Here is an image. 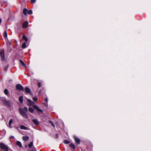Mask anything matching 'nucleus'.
Wrapping results in <instances>:
<instances>
[{"mask_svg": "<svg viewBox=\"0 0 151 151\" xmlns=\"http://www.w3.org/2000/svg\"><path fill=\"white\" fill-rule=\"evenodd\" d=\"M36 0H31V2L32 3H34L36 2Z\"/></svg>", "mask_w": 151, "mask_h": 151, "instance_id": "nucleus-34", "label": "nucleus"}, {"mask_svg": "<svg viewBox=\"0 0 151 151\" xmlns=\"http://www.w3.org/2000/svg\"><path fill=\"white\" fill-rule=\"evenodd\" d=\"M49 122L51 124V125L52 126H53L54 128L55 127V126L54 124L53 123V122L51 121H49Z\"/></svg>", "mask_w": 151, "mask_h": 151, "instance_id": "nucleus-30", "label": "nucleus"}, {"mask_svg": "<svg viewBox=\"0 0 151 151\" xmlns=\"http://www.w3.org/2000/svg\"><path fill=\"white\" fill-rule=\"evenodd\" d=\"M0 100L4 102L6 100V98L4 97H0Z\"/></svg>", "mask_w": 151, "mask_h": 151, "instance_id": "nucleus-25", "label": "nucleus"}, {"mask_svg": "<svg viewBox=\"0 0 151 151\" xmlns=\"http://www.w3.org/2000/svg\"><path fill=\"white\" fill-rule=\"evenodd\" d=\"M32 121L34 124L35 125H37L39 124V122L36 119H33Z\"/></svg>", "mask_w": 151, "mask_h": 151, "instance_id": "nucleus-7", "label": "nucleus"}, {"mask_svg": "<svg viewBox=\"0 0 151 151\" xmlns=\"http://www.w3.org/2000/svg\"><path fill=\"white\" fill-rule=\"evenodd\" d=\"M30 151H37V150L35 147H33Z\"/></svg>", "mask_w": 151, "mask_h": 151, "instance_id": "nucleus-32", "label": "nucleus"}, {"mask_svg": "<svg viewBox=\"0 0 151 151\" xmlns=\"http://www.w3.org/2000/svg\"><path fill=\"white\" fill-rule=\"evenodd\" d=\"M27 147V145L26 146V147Z\"/></svg>", "mask_w": 151, "mask_h": 151, "instance_id": "nucleus-39", "label": "nucleus"}, {"mask_svg": "<svg viewBox=\"0 0 151 151\" xmlns=\"http://www.w3.org/2000/svg\"><path fill=\"white\" fill-rule=\"evenodd\" d=\"M16 89L19 91H24V89L23 87L20 84H17L16 85Z\"/></svg>", "mask_w": 151, "mask_h": 151, "instance_id": "nucleus-4", "label": "nucleus"}, {"mask_svg": "<svg viewBox=\"0 0 151 151\" xmlns=\"http://www.w3.org/2000/svg\"><path fill=\"white\" fill-rule=\"evenodd\" d=\"M0 147L4 151H9L8 146L2 142L0 143Z\"/></svg>", "mask_w": 151, "mask_h": 151, "instance_id": "nucleus-2", "label": "nucleus"}, {"mask_svg": "<svg viewBox=\"0 0 151 151\" xmlns=\"http://www.w3.org/2000/svg\"><path fill=\"white\" fill-rule=\"evenodd\" d=\"M64 143L66 144H68L70 143V142L67 140L65 139L64 141Z\"/></svg>", "mask_w": 151, "mask_h": 151, "instance_id": "nucleus-29", "label": "nucleus"}, {"mask_svg": "<svg viewBox=\"0 0 151 151\" xmlns=\"http://www.w3.org/2000/svg\"><path fill=\"white\" fill-rule=\"evenodd\" d=\"M37 84L38 85V87L40 88L41 86V83L40 82H38L37 83Z\"/></svg>", "mask_w": 151, "mask_h": 151, "instance_id": "nucleus-33", "label": "nucleus"}, {"mask_svg": "<svg viewBox=\"0 0 151 151\" xmlns=\"http://www.w3.org/2000/svg\"><path fill=\"white\" fill-rule=\"evenodd\" d=\"M9 91L8 90L6 89H5L4 90V93L6 95H7L8 94Z\"/></svg>", "mask_w": 151, "mask_h": 151, "instance_id": "nucleus-24", "label": "nucleus"}, {"mask_svg": "<svg viewBox=\"0 0 151 151\" xmlns=\"http://www.w3.org/2000/svg\"><path fill=\"white\" fill-rule=\"evenodd\" d=\"M28 110L30 112L32 113H33L34 111V109L31 107H29L28 108Z\"/></svg>", "mask_w": 151, "mask_h": 151, "instance_id": "nucleus-20", "label": "nucleus"}, {"mask_svg": "<svg viewBox=\"0 0 151 151\" xmlns=\"http://www.w3.org/2000/svg\"><path fill=\"white\" fill-rule=\"evenodd\" d=\"M0 55L1 58V60L2 61H4L5 60L4 50V49L0 50Z\"/></svg>", "mask_w": 151, "mask_h": 151, "instance_id": "nucleus-3", "label": "nucleus"}, {"mask_svg": "<svg viewBox=\"0 0 151 151\" xmlns=\"http://www.w3.org/2000/svg\"><path fill=\"white\" fill-rule=\"evenodd\" d=\"M7 34L6 31H5L4 32V36L5 38H6L7 37Z\"/></svg>", "mask_w": 151, "mask_h": 151, "instance_id": "nucleus-26", "label": "nucleus"}, {"mask_svg": "<svg viewBox=\"0 0 151 151\" xmlns=\"http://www.w3.org/2000/svg\"><path fill=\"white\" fill-rule=\"evenodd\" d=\"M29 139L28 136H24L23 137V139L25 141H27Z\"/></svg>", "mask_w": 151, "mask_h": 151, "instance_id": "nucleus-14", "label": "nucleus"}, {"mask_svg": "<svg viewBox=\"0 0 151 151\" xmlns=\"http://www.w3.org/2000/svg\"><path fill=\"white\" fill-rule=\"evenodd\" d=\"M14 138V137L13 136H11L10 137V139H12V138Z\"/></svg>", "mask_w": 151, "mask_h": 151, "instance_id": "nucleus-36", "label": "nucleus"}, {"mask_svg": "<svg viewBox=\"0 0 151 151\" xmlns=\"http://www.w3.org/2000/svg\"><path fill=\"white\" fill-rule=\"evenodd\" d=\"M22 47L23 48H25L26 47V42H25L23 43L22 45Z\"/></svg>", "mask_w": 151, "mask_h": 151, "instance_id": "nucleus-23", "label": "nucleus"}, {"mask_svg": "<svg viewBox=\"0 0 151 151\" xmlns=\"http://www.w3.org/2000/svg\"><path fill=\"white\" fill-rule=\"evenodd\" d=\"M4 104L8 106H10V103L9 101H7L6 100L4 102Z\"/></svg>", "mask_w": 151, "mask_h": 151, "instance_id": "nucleus-12", "label": "nucleus"}, {"mask_svg": "<svg viewBox=\"0 0 151 151\" xmlns=\"http://www.w3.org/2000/svg\"><path fill=\"white\" fill-rule=\"evenodd\" d=\"M19 100L21 103H22L23 102V99L22 96H20L19 98Z\"/></svg>", "mask_w": 151, "mask_h": 151, "instance_id": "nucleus-19", "label": "nucleus"}, {"mask_svg": "<svg viewBox=\"0 0 151 151\" xmlns=\"http://www.w3.org/2000/svg\"><path fill=\"white\" fill-rule=\"evenodd\" d=\"M27 10L26 9H24L23 10V14L26 15H27Z\"/></svg>", "mask_w": 151, "mask_h": 151, "instance_id": "nucleus-17", "label": "nucleus"}, {"mask_svg": "<svg viewBox=\"0 0 151 151\" xmlns=\"http://www.w3.org/2000/svg\"><path fill=\"white\" fill-rule=\"evenodd\" d=\"M24 90L25 92L27 93H30L31 92L30 89L27 87L25 88Z\"/></svg>", "mask_w": 151, "mask_h": 151, "instance_id": "nucleus-10", "label": "nucleus"}, {"mask_svg": "<svg viewBox=\"0 0 151 151\" xmlns=\"http://www.w3.org/2000/svg\"><path fill=\"white\" fill-rule=\"evenodd\" d=\"M20 128L21 129H24V130H29V129L28 128L25 127L24 125H21L20 126Z\"/></svg>", "mask_w": 151, "mask_h": 151, "instance_id": "nucleus-8", "label": "nucleus"}, {"mask_svg": "<svg viewBox=\"0 0 151 151\" xmlns=\"http://www.w3.org/2000/svg\"><path fill=\"white\" fill-rule=\"evenodd\" d=\"M19 62L21 65L22 66H24V67H26V65L22 60H19Z\"/></svg>", "mask_w": 151, "mask_h": 151, "instance_id": "nucleus-13", "label": "nucleus"}, {"mask_svg": "<svg viewBox=\"0 0 151 151\" xmlns=\"http://www.w3.org/2000/svg\"><path fill=\"white\" fill-rule=\"evenodd\" d=\"M13 119H11L9 120V127L10 128L11 127V124L13 122Z\"/></svg>", "mask_w": 151, "mask_h": 151, "instance_id": "nucleus-21", "label": "nucleus"}, {"mask_svg": "<svg viewBox=\"0 0 151 151\" xmlns=\"http://www.w3.org/2000/svg\"><path fill=\"white\" fill-rule=\"evenodd\" d=\"M16 144L17 146H19L20 147H22V143H21V142H19V141H17V142Z\"/></svg>", "mask_w": 151, "mask_h": 151, "instance_id": "nucleus-15", "label": "nucleus"}, {"mask_svg": "<svg viewBox=\"0 0 151 151\" xmlns=\"http://www.w3.org/2000/svg\"><path fill=\"white\" fill-rule=\"evenodd\" d=\"M33 145V142H31L29 144L28 146L29 148H31L32 147Z\"/></svg>", "mask_w": 151, "mask_h": 151, "instance_id": "nucleus-27", "label": "nucleus"}, {"mask_svg": "<svg viewBox=\"0 0 151 151\" xmlns=\"http://www.w3.org/2000/svg\"><path fill=\"white\" fill-rule=\"evenodd\" d=\"M5 65L4 67V69L6 71L7 70L9 66V65L6 63H5Z\"/></svg>", "mask_w": 151, "mask_h": 151, "instance_id": "nucleus-16", "label": "nucleus"}, {"mask_svg": "<svg viewBox=\"0 0 151 151\" xmlns=\"http://www.w3.org/2000/svg\"><path fill=\"white\" fill-rule=\"evenodd\" d=\"M27 101L29 103V106L33 105L34 104V102L33 101H31L29 99H27Z\"/></svg>", "mask_w": 151, "mask_h": 151, "instance_id": "nucleus-11", "label": "nucleus"}, {"mask_svg": "<svg viewBox=\"0 0 151 151\" xmlns=\"http://www.w3.org/2000/svg\"><path fill=\"white\" fill-rule=\"evenodd\" d=\"M27 13L29 14H32V11L31 10H30L29 11L27 10Z\"/></svg>", "mask_w": 151, "mask_h": 151, "instance_id": "nucleus-28", "label": "nucleus"}, {"mask_svg": "<svg viewBox=\"0 0 151 151\" xmlns=\"http://www.w3.org/2000/svg\"><path fill=\"white\" fill-rule=\"evenodd\" d=\"M44 104H45V106H47V103H44Z\"/></svg>", "mask_w": 151, "mask_h": 151, "instance_id": "nucleus-37", "label": "nucleus"}, {"mask_svg": "<svg viewBox=\"0 0 151 151\" xmlns=\"http://www.w3.org/2000/svg\"><path fill=\"white\" fill-rule=\"evenodd\" d=\"M28 24V23L27 22H24L23 25V27L24 28H26L27 27Z\"/></svg>", "mask_w": 151, "mask_h": 151, "instance_id": "nucleus-9", "label": "nucleus"}, {"mask_svg": "<svg viewBox=\"0 0 151 151\" xmlns=\"http://www.w3.org/2000/svg\"><path fill=\"white\" fill-rule=\"evenodd\" d=\"M45 101L47 102L48 101V99L47 98H46L45 100Z\"/></svg>", "mask_w": 151, "mask_h": 151, "instance_id": "nucleus-35", "label": "nucleus"}, {"mask_svg": "<svg viewBox=\"0 0 151 151\" xmlns=\"http://www.w3.org/2000/svg\"><path fill=\"white\" fill-rule=\"evenodd\" d=\"M73 149H75V145L73 144L72 143H71L69 145Z\"/></svg>", "mask_w": 151, "mask_h": 151, "instance_id": "nucleus-22", "label": "nucleus"}, {"mask_svg": "<svg viewBox=\"0 0 151 151\" xmlns=\"http://www.w3.org/2000/svg\"><path fill=\"white\" fill-rule=\"evenodd\" d=\"M22 39L24 40H25L26 42H27L28 40L27 38L25 35H23V36Z\"/></svg>", "mask_w": 151, "mask_h": 151, "instance_id": "nucleus-18", "label": "nucleus"}, {"mask_svg": "<svg viewBox=\"0 0 151 151\" xmlns=\"http://www.w3.org/2000/svg\"><path fill=\"white\" fill-rule=\"evenodd\" d=\"M28 111V109L27 107H25L23 109L19 108V111L20 114L24 118L27 119L28 116L26 113V112Z\"/></svg>", "mask_w": 151, "mask_h": 151, "instance_id": "nucleus-1", "label": "nucleus"}, {"mask_svg": "<svg viewBox=\"0 0 151 151\" xmlns=\"http://www.w3.org/2000/svg\"><path fill=\"white\" fill-rule=\"evenodd\" d=\"M33 107L37 111L41 112V113H43V111L42 109H40L36 105H33Z\"/></svg>", "mask_w": 151, "mask_h": 151, "instance_id": "nucleus-5", "label": "nucleus"}, {"mask_svg": "<svg viewBox=\"0 0 151 151\" xmlns=\"http://www.w3.org/2000/svg\"><path fill=\"white\" fill-rule=\"evenodd\" d=\"M73 137L74 138L75 141L76 143L79 145L80 143L81 140L80 139L77 138L76 136H74Z\"/></svg>", "mask_w": 151, "mask_h": 151, "instance_id": "nucleus-6", "label": "nucleus"}, {"mask_svg": "<svg viewBox=\"0 0 151 151\" xmlns=\"http://www.w3.org/2000/svg\"><path fill=\"white\" fill-rule=\"evenodd\" d=\"M33 99L35 101H36L38 99L37 97H33Z\"/></svg>", "mask_w": 151, "mask_h": 151, "instance_id": "nucleus-31", "label": "nucleus"}, {"mask_svg": "<svg viewBox=\"0 0 151 151\" xmlns=\"http://www.w3.org/2000/svg\"><path fill=\"white\" fill-rule=\"evenodd\" d=\"M56 136L57 137H58V134H56Z\"/></svg>", "mask_w": 151, "mask_h": 151, "instance_id": "nucleus-38", "label": "nucleus"}]
</instances>
